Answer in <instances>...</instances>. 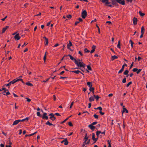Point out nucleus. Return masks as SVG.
<instances>
[{
    "label": "nucleus",
    "instance_id": "30",
    "mask_svg": "<svg viewBox=\"0 0 147 147\" xmlns=\"http://www.w3.org/2000/svg\"><path fill=\"white\" fill-rule=\"evenodd\" d=\"M50 119H51V120L53 121H54L55 119H56V118L55 117L53 116V117H50Z\"/></svg>",
    "mask_w": 147,
    "mask_h": 147
},
{
    "label": "nucleus",
    "instance_id": "48",
    "mask_svg": "<svg viewBox=\"0 0 147 147\" xmlns=\"http://www.w3.org/2000/svg\"><path fill=\"white\" fill-rule=\"evenodd\" d=\"M37 115L38 116H41V115L40 114V113L39 111H38L36 113Z\"/></svg>",
    "mask_w": 147,
    "mask_h": 147
},
{
    "label": "nucleus",
    "instance_id": "1",
    "mask_svg": "<svg viewBox=\"0 0 147 147\" xmlns=\"http://www.w3.org/2000/svg\"><path fill=\"white\" fill-rule=\"evenodd\" d=\"M75 64L77 66L82 67L83 68H84L86 66V65L80 59H78V60H75Z\"/></svg>",
    "mask_w": 147,
    "mask_h": 147
},
{
    "label": "nucleus",
    "instance_id": "22",
    "mask_svg": "<svg viewBox=\"0 0 147 147\" xmlns=\"http://www.w3.org/2000/svg\"><path fill=\"white\" fill-rule=\"evenodd\" d=\"M94 97H95V98H96V100H98V99L100 98L99 97L98 95H96L95 94H94L93 95Z\"/></svg>",
    "mask_w": 147,
    "mask_h": 147
},
{
    "label": "nucleus",
    "instance_id": "27",
    "mask_svg": "<svg viewBox=\"0 0 147 147\" xmlns=\"http://www.w3.org/2000/svg\"><path fill=\"white\" fill-rule=\"evenodd\" d=\"M26 84L28 86H32L33 85L31 83L28 82H27L26 83Z\"/></svg>",
    "mask_w": 147,
    "mask_h": 147
},
{
    "label": "nucleus",
    "instance_id": "6",
    "mask_svg": "<svg viewBox=\"0 0 147 147\" xmlns=\"http://www.w3.org/2000/svg\"><path fill=\"white\" fill-rule=\"evenodd\" d=\"M95 135L94 133H92V138L93 140L94 141V143H95L97 140L98 138H95Z\"/></svg>",
    "mask_w": 147,
    "mask_h": 147
},
{
    "label": "nucleus",
    "instance_id": "34",
    "mask_svg": "<svg viewBox=\"0 0 147 147\" xmlns=\"http://www.w3.org/2000/svg\"><path fill=\"white\" fill-rule=\"evenodd\" d=\"M111 142V141H109V140H108L107 142H108V144H109V146L108 147H111V143H110V142Z\"/></svg>",
    "mask_w": 147,
    "mask_h": 147
},
{
    "label": "nucleus",
    "instance_id": "5",
    "mask_svg": "<svg viewBox=\"0 0 147 147\" xmlns=\"http://www.w3.org/2000/svg\"><path fill=\"white\" fill-rule=\"evenodd\" d=\"M15 83V80H13L12 81H11L10 82H9V83H8V84H7L6 85V86H9L11 85V84H13Z\"/></svg>",
    "mask_w": 147,
    "mask_h": 147
},
{
    "label": "nucleus",
    "instance_id": "11",
    "mask_svg": "<svg viewBox=\"0 0 147 147\" xmlns=\"http://www.w3.org/2000/svg\"><path fill=\"white\" fill-rule=\"evenodd\" d=\"M19 122V121L18 119L16 120L13 122L12 124V125H16L17 124H18Z\"/></svg>",
    "mask_w": 147,
    "mask_h": 147
},
{
    "label": "nucleus",
    "instance_id": "25",
    "mask_svg": "<svg viewBox=\"0 0 147 147\" xmlns=\"http://www.w3.org/2000/svg\"><path fill=\"white\" fill-rule=\"evenodd\" d=\"M117 48L120 49L121 47H120V41L119 40L118 42V44L117 46Z\"/></svg>",
    "mask_w": 147,
    "mask_h": 147
},
{
    "label": "nucleus",
    "instance_id": "16",
    "mask_svg": "<svg viewBox=\"0 0 147 147\" xmlns=\"http://www.w3.org/2000/svg\"><path fill=\"white\" fill-rule=\"evenodd\" d=\"M145 31V29L144 28V27L143 26H142L141 29V32L142 34H144V32Z\"/></svg>",
    "mask_w": 147,
    "mask_h": 147
},
{
    "label": "nucleus",
    "instance_id": "53",
    "mask_svg": "<svg viewBox=\"0 0 147 147\" xmlns=\"http://www.w3.org/2000/svg\"><path fill=\"white\" fill-rule=\"evenodd\" d=\"M68 124L70 126H73V124L72 123H71V122H69Z\"/></svg>",
    "mask_w": 147,
    "mask_h": 147
},
{
    "label": "nucleus",
    "instance_id": "58",
    "mask_svg": "<svg viewBox=\"0 0 147 147\" xmlns=\"http://www.w3.org/2000/svg\"><path fill=\"white\" fill-rule=\"evenodd\" d=\"M19 121V122H23L25 121V120L24 119H23L21 120V119H18Z\"/></svg>",
    "mask_w": 147,
    "mask_h": 147
},
{
    "label": "nucleus",
    "instance_id": "2",
    "mask_svg": "<svg viewBox=\"0 0 147 147\" xmlns=\"http://www.w3.org/2000/svg\"><path fill=\"white\" fill-rule=\"evenodd\" d=\"M87 13L86 10H82V18L84 19L87 15Z\"/></svg>",
    "mask_w": 147,
    "mask_h": 147
},
{
    "label": "nucleus",
    "instance_id": "19",
    "mask_svg": "<svg viewBox=\"0 0 147 147\" xmlns=\"http://www.w3.org/2000/svg\"><path fill=\"white\" fill-rule=\"evenodd\" d=\"M72 72L74 73L77 74H78L79 73H80L81 71L79 70H76V71H72Z\"/></svg>",
    "mask_w": 147,
    "mask_h": 147
},
{
    "label": "nucleus",
    "instance_id": "46",
    "mask_svg": "<svg viewBox=\"0 0 147 147\" xmlns=\"http://www.w3.org/2000/svg\"><path fill=\"white\" fill-rule=\"evenodd\" d=\"M142 71V69H138V71H137L136 72V73L137 74H138L139 73Z\"/></svg>",
    "mask_w": 147,
    "mask_h": 147
},
{
    "label": "nucleus",
    "instance_id": "15",
    "mask_svg": "<svg viewBox=\"0 0 147 147\" xmlns=\"http://www.w3.org/2000/svg\"><path fill=\"white\" fill-rule=\"evenodd\" d=\"M94 98L92 96H91L89 98V101L90 102H92L94 100Z\"/></svg>",
    "mask_w": 147,
    "mask_h": 147
},
{
    "label": "nucleus",
    "instance_id": "29",
    "mask_svg": "<svg viewBox=\"0 0 147 147\" xmlns=\"http://www.w3.org/2000/svg\"><path fill=\"white\" fill-rule=\"evenodd\" d=\"M88 137L87 136V134H86V135L84 137V139H85L86 140L84 143H86V142L88 140Z\"/></svg>",
    "mask_w": 147,
    "mask_h": 147
},
{
    "label": "nucleus",
    "instance_id": "32",
    "mask_svg": "<svg viewBox=\"0 0 147 147\" xmlns=\"http://www.w3.org/2000/svg\"><path fill=\"white\" fill-rule=\"evenodd\" d=\"M125 66H127V65L126 63H124V65H122L121 68L123 70L124 69Z\"/></svg>",
    "mask_w": 147,
    "mask_h": 147
},
{
    "label": "nucleus",
    "instance_id": "24",
    "mask_svg": "<svg viewBox=\"0 0 147 147\" xmlns=\"http://www.w3.org/2000/svg\"><path fill=\"white\" fill-rule=\"evenodd\" d=\"M65 141L64 142V144L65 145H67L68 144V142L67 141V138H65Z\"/></svg>",
    "mask_w": 147,
    "mask_h": 147
},
{
    "label": "nucleus",
    "instance_id": "43",
    "mask_svg": "<svg viewBox=\"0 0 147 147\" xmlns=\"http://www.w3.org/2000/svg\"><path fill=\"white\" fill-rule=\"evenodd\" d=\"M138 70V69L136 68H134L132 69V71L134 72H137Z\"/></svg>",
    "mask_w": 147,
    "mask_h": 147
},
{
    "label": "nucleus",
    "instance_id": "59",
    "mask_svg": "<svg viewBox=\"0 0 147 147\" xmlns=\"http://www.w3.org/2000/svg\"><path fill=\"white\" fill-rule=\"evenodd\" d=\"M28 5V3H27L24 4V7H26Z\"/></svg>",
    "mask_w": 147,
    "mask_h": 147
},
{
    "label": "nucleus",
    "instance_id": "40",
    "mask_svg": "<svg viewBox=\"0 0 147 147\" xmlns=\"http://www.w3.org/2000/svg\"><path fill=\"white\" fill-rule=\"evenodd\" d=\"M7 92H6V94H4V93H3V94L4 95H5L6 96H7V95H8L10 94V93L9 92L8 90H7Z\"/></svg>",
    "mask_w": 147,
    "mask_h": 147
},
{
    "label": "nucleus",
    "instance_id": "39",
    "mask_svg": "<svg viewBox=\"0 0 147 147\" xmlns=\"http://www.w3.org/2000/svg\"><path fill=\"white\" fill-rule=\"evenodd\" d=\"M122 82L123 83H125L126 82V78H124V79L122 80Z\"/></svg>",
    "mask_w": 147,
    "mask_h": 147
},
{
    "label": "nucleus",
    "instance_id": "45",
    "mask_svg": "<svg viewBox=\"0 0 147 147\" xmlns=\"http://www.w3.org/2000/svg\"><path fill=\"white\" fill-rule=\"evenodd\" d=\"M123 70H124L122 69L121 68V69L118 71V74H119L122 73Z\"/></svg>",
    "mask_w": 147,
    "mask_h": 147
},
{
    "label": "nucleus",
    "instance_id": "26",
    "mask_svg": "<svg viewBox=\"0 0 147 147\" xmlns=\"http://www.w3.org/2000/svg\"><path fill=\"white\" fill-rule=\"evenodd\" d=\"M139 13L141 16H143L145 15L144 13H142L140 11H139Z\"/></svg>",
    "mask_w": 147,
    "mask_h": 147
},
{
    "label": "nucleus",
    "instance_id": "21",
    "mask_svg": "<svg viewBox=\"0 0 147 147\" xmlns=\"http://www.w3.org/2000/svg\"><path fill=\"white\" fill-rule=\"evenodd\" d=\"M100 133H101V132L100 131H98L96 132V135L97 136L98 138L99 135Z\"/></svg>",
    "mask_w": 147,
    "mask_h": 147
},
{
    "label": "nucleus",
    "instance_id": "38",
    "mask_svg": "<svg viewBox=\"0 0 147 147\" xmlns=\"http://www.w3.org/2000/svg\"><path fill=\"white\" fill-rule=\"evenodd\" d=\"M84 51L85 53H89L90 52V51L88 50L87 48H85L84 50Z\"/></svg>",
    "mask_w": 147,
    "mask_h": 147
},
{
    "label": "nucleus",
    "instance_id": "41",
    "mask_svg": "<svg viewBox=\"0 0 147 147\" xmlns=\"http://www.w3.org/2000/svg\"><path fill=\"white\" fill-rule=\"evenodd\" d=\"M46 59V54H45V55L44 56V57H43V60L44 62H45V61Z\"/></svg>",
    "mask_w": 147,
    "mask_h": 147
},
{
    "label": "nucleus",
    "instance_id": "52",
    "mask_svg": "<svg viewBox=\"0 0 147 147\" xmlns=\"http://www.w3.org/2000/svg\"><path fill=\"white\" fill-rule=\"evenodd\" d=\"M25 99H27V100L28 102H30L31 101V100L29 98H28L26 97L25 98Z\"/></svg>",
    "mask_w": 147,
    "mask_h": 147
},
{
    "label": "nucleus",
    "instance_id": "33",
    "mask_svg": "<svg viewBox=\"0 0 147 147\" xmlns=\"http://www.w3.org/2000/svg\"><path fill=\"white\" fill-rule=\"evenodd\" d=\"M132 83L131 82H129L126 85V86L127 87H128Z\"/></svg>",
    "mask_w": 147,
    "mask_h": 147
},
{
    "label": "nucleus",
    "instance_id": "51",
    "mask_svg": "<svg viewBox=\"0 0 147 147\" xmlns=\"http://www.w3.org/2000/svg\"><path fill=\"white\" fill-rule=\"evenodd\" d=\"M49 115L51 116L50 117H53L54 116V115L53 113H51L49 114Z\"/></svg>",
    "mask_w": 147,
    "mask_h": 147
},
{
    "label": "nucleus",
    "instance_id": "18",
    "mask_svg": "<svg viewBox=\"0 0 147 147\" xmlns=\"http://www.w3.org/2000/svg\"><path fill=\"white\" fill-rule=\"evenodd\" d=\"M89 90L92 92L93 94L94 93V88L93 87H90Z\"/></svg>",
    "mask_w": 147,
    "mask_h": 147
},
{
    "label": "nucleus",
    "instance_id": "4",
    "mask_svg": "<svg viewBox=\"0 0 147 147\" xmlns=\"http://www.w3.org/2000/svg\"><path fill=\"white\" fill-rule=\"evenodd\" d=\"M69 56L70 59L74 61V62L75 63V60H76L74 57H73L71 55H64V57Z\"/></svg>",
    "mask_w": 147,
    "mask_h": 147
},
{
    "label": "nucleus",
    "instance_id": "36",
    "mask_svg": "<svg viewBox=\"0 0 147 147\" xmlns=\"http://www.w3.org/2000/svg\"><path fill=\"white\" fill-rule=\"evenodd\" d=\"M129 42L131 43V47H133V44H134L133 42L131 40H129Z\"/></svg>",
    "mask_w": 147,
    "mask_h": 147
},
{
    "label": "nucleus",
    "instance_id": "50",
    "mask_svg": "<svg viewBox=\"0 0 147 147\" xmlns=\"http://www.w3.org/2000/svg\"><path fill=\"white\" fill-rule=\"evenodd\" d=\"M45 45H47L48 43V39L45 40Z\"/></svg>",
    "mask_w": 147,
    "mask_h": 147
},
{
    "label": "nucleus",
    "instance_id": "28",
    "mask_svg": "<svg viewBox=\"0 0 147 147\" xmlns=\"http://www.w3.org/2000/svg\"><path fill=\"white\" fill-rule=\"evenodd\" d=\"M46 124L47 125H49V126L53 125V124L50 123L49 121H47V122L46 123Z\"/></svg>",
    "mask_w": 147,
    "mask_h": 147
},
{
    "label": "nucleus",
    "instance_id": "47",
    "mask_svg": "<svg viewBox=\"0 0 147 147\" xmlns=\"http://www.w3.org/2000/svg\"><path fill=\"white\" fill-rule=\"evenodd\" d=\"M97 109H99L100 111H102V108L100 107H99L97 108Z\"/></svg>",
    "mask_w": 147,
    "mask_h": 147
},
{
    "label": "nucleus",
    "instance_id": "3",
    "mask_svg": "<svg viewBox=\"0 0 147 147\" xmlns=\"http://www.w3.org/2000/svg\"><path fill=\"white\" fill-rule=\"evenodd\" d=\"M117 2L119 4L124 5L125 4L124 0H116Z\"/></svg>",
    "mask_w": 147,
    "mask_h": 147
},
{
    "label": "nucleus",
    "instance_id": "42",
    "mask_svg": "<svg viewBox=\"0 0 147 147\" xmlns=\"http://www.w3.org/2000/svg\"><path fill=\"white\" fill-rule=\"evenodd\" d=\"M93 116L95 118V119H98V115L96 114H94L93 115Z\"/></svg>",
    "mask_w": 147,
    "mask_h": 147
},
{
    "label": "nucleus",
    "instance_id": "23",
    "mask_svg": "<svg viewBox=\"0 0 147 147\" xmlns=\"http://www.w3.org/2000/svg\"><path fill=\"white\" fill-rule=\"evenodd\" d=\"M129 72V71L128 70H126L124 72L123 74L125 75H128V74Z\"/></svg>",
    "mask_w": 147,
    "mask_h": 147
},
{
    "label": "nucleus",
    "instance_id": "8",
    "mask_svg": "<svg viewBox=\"0 0 147 147\" xmlns=\"http://www.w3.org/2000/svg\"><path fill=\"white\" fill-rule=\"evenodd\" d=\"M88 127L90 128L91 130L93 131L94 129H95V127L93 126V125L90 124L88 125Z\"/></svg>",
    "mask_w": 147,
    "mask_h": 147
},
{
    "label": "nucleus",
    "instance_id": "44",
    "mask_svg": "<svg viewBox=\"0 0 147 147\" xmlns=\"http://www.w3.org/2000/svg\"><path fill=\"white\" fill-rule=\"evenodd\" d=\"M66 17L70 19L71 18L72 16L71 15L69 14Z\"/></svg>",
    "mask_w": 147,
    "mask_h": 147
},
{
    "label": "nucleus",
    "instance_id": "31",
    "mask_svg": "<svg viewBox=\"0 0 147 147\" xmlns=\"http://www.w3.org/2000/svg\"><path fill=\"white\" fill-rule=\"evenodd\" d=\"M15 83H16V82H18L20 81H22V79H21V78H19V79H18L17 80H16V79H15Z\"/></svg>",
    "mask_w": 147,
    "mask_h": 147
},
{
    "label": "nucleus",
    "instance_id": "64",
    "mask_svg": "<svg viewBox=\"0 0 147 147\" xmlns=\"http://www.w3.org/2000/svg\"><path fill=\"white\" fill-rule=\"evenodd\" d=\"M4 145L3 144H0V147H4Z\"/></svg>",
    "mask_w": 147,
    "mask_h": 147
},
{
    "label": "nucleus",
    "instance_id": "61",
    "mask_svg": "<svg viewBox=\"0 0 147 147\" xmlns=\"http://www.w3.org/2000/svg\"><path fill=\"white\" fill-rule=\"evenodd\" d=\"M110 2H109L108 1H106L105 2V4L106 5L109 4H110Z\"/></svg>",
    "mask_w": 147,
    "mask_h": 147
},
{
    "label": "nucleus",
    "instance_id": "62",
    "mask_svg": "<svg viewBox=\"0 0 147 147\" xmlns=\"http://www.w3.org/2000/svg\"><path fill=\"white\" fill-rule=\"evenodd\" d=\"M91 103H89L88 104V108H90L91 107Z\"/></svg>",
    "mask_w": 147,
    "mask_h": 147
},
{
    "label": "nucleus",
    "instance_id": "37",
    "mask_svg": "<svg viewBox=\"0 0 147 147\" xmlns=\"http://www.w3.org/2000/svg\"><path fill=\"white\" fill-rule=\"evenodd\" d=\"M42 118L43 119H45L47 120L48 119V117L46 115L45 116H44V117H42Z\"/></svg>",
    "mask_w": 147,
    "mask_h": 147
},
{
    "label": "nucleus",
    "instance_id": "17",
    "mask_svg": "<svg viewBox=\"0 0 147 147\" xmlns=\"http://www.w3.org/2000/svg\"><path fill=\"white\" fill-rule=\"evenodd\" d=\"M118 58V57L116 55H114L113 56H112V60L113 61L115 59H117Z\"/></svg>",
    "mask_w": 147,
    "mask_h": 147
},
{
    "label": "nucleus",
    "instance_id": "63",
    "mask_svg": "<svg viewBox=\"0 0 147 147\" xmlns=\"http://www.w3.org/2000/svg\"><path fill=\"white\" fill-rule=\"evenodd\" d=\"M53 98H54V100H55L56 99V96H55V95H53Z\"/></svg>",
    "mask_w": 147,
    "mask_h": 147
},
{
    "label": "nucleus",
    "instance_id": "9",
    "mask_svg": "<svg viewBox=\"0 0 147 147\" xmlns=\"http://www.w3.org/2000/svg\"><path fill=\"white\" fill-rule=\"evenodd\" d=\"M123 110L122 111V113L123 114V113L125 112L126 113H128V111L127 109L125 108V106H123Z\"/></svg>",
    "mask_w": 147,
    "mask_h": 147
},
{
    "label": "nucleus",
    "instance_id": "57",
    "mask_svg": "<svg viewBox=\"0 0 147 147\" xmlns=\"http://www.w3.org/2000/svg\"><path fill=\"white\" fill-rule=\"evenodd\" d=\"M101 1V2L103 3H105V2L107 1V0H100Z\"/></svg>",
    "mask_w": 147,
    "mask_h": 147
},
{
    "label": "nucleus",
    "instance_id": "60",
    "mask_svg": "<svg viewBox=\"0 0 147 147\" xmlns=\"http://www.w3.org/2000/svg\"><path fill=\"white\" fill-rule=\"evenodd\" d=\"M49 78H48L46 80H44L43 81V82H47V81H48L49 80Z\"/></svg>",
    "mask_w": 147,
    "mask_h": 147
},
{
    "label": "nucleus",
    "instance_id": "49",
    "mask_svg": "<svg viewBox=\"0 0 147 147\" xmlns=\"http://www.w3.org/2000/svg\"><path fill=\"white\" fill-rule=\"evenodd\" d=\"M97 123V122L96 121H95L94 122H93L91 124L92 125H95V124H96Z\"/></svg>",
    "mask_w": 147,
    "mask_h": 147
},
{
    "label": "nucleus",
    "instance_id": "56",
    "mask_svg": "<svg viewBox=\"0 0 147 147\" xmlns=\"http://www.w3.org/2000/svg\"><path fill=\"white\" fill-rule=\"evenodd\" d=\"M92 48L93 50H95L96 48V46L95 45H93L92 47Z\"/></svg>",
    "mask_w": 147,
    "mask_h": 147
},
{
    "label": "nucleus",
    "instance_id": "14",
    "mask_svg": "<svg viewBox=\"0 0 147 147\" xmlns=\"http://www.w3.org/2000/svg\"><path fill=\"white\" fill-rule=\"evenodd\" d=\"M112 4L113 5H116L117 4V2L116 0H112Z\"/></svg>",
    "mask_w": 147,
    "mask_h": 147
},
{
    "label": "nucleus",
    "instance_id": "10",
    "mask_svg": "<svg viewBox=\"0 0 147 147\" xmlns=\"http://www.w3.org/2000/svg\"><path fill=\"white\" fill-rule=\"evenodd\" d=\"M72 45V44L70 41H69V43L67 45V47L68 49H70V47Z\"/></svg>",
    "mask_w": 147,
    "mask_h": 147
},
{
    "label": "nucleus",
    "instance_id": "12",
    "mask_svg": "<svg viewBox=\"0 0 147 147\" xmlns=\"http://www.w3.org/2000/svg\"><path fill=\"white\" fill-rule=\"evenodd\" d=\"M138 20L137 19L135 18H134L133 20V24L135 25L137 24Z\"/></svg>",
    "mask_w": 147,
    "mask_h": 147
},
{
    "label": "nucleus",
    "instance_id": "13",
    "mask_svg": "<svg viewBox=\"0 0 147 147\" xmlns=\"http://www.w3.org/2000/svg\"><path fill=\"white\" fill-rule=\"evenodd\" d=\"M9 27V26H6L5 27L3 28L2 30V33H3L5 32L6 30Z\"/></svg>",
    "mask_w": 147,
    "mask_h": 147
},
{
    "label": "nucleus",
    "instance_id": "55",
    "mask_svg": "<svg viewBox=\"0 0 147 147\" xmlns=\"http://www.w3.org/2000/svg\"><path fill=\"white\" fill-rule=\"evenodd\" d=\"M74 103V102H72L71 103V105H70V108L71 109V108H72V106H73V105Z\"/></svg>",
    "mask_w": 147,
    "mask_h": 147
},
{
    "label": "nucleus",
    "instance_id": "35",
    "mask_svg": "<svg viewBox=\"0 0 147 147\" xmlns=\"http://www.w3.org/2000/svg\"><path fill=\"white\" fill-rule=\"evenodd\" d=\"M87 68L90 71H91L92 70L91 68V67L90 66V65H87Z\"/></svg>",
    "mask_w": 147,
    "mask_h": 147
},
{
    "label": "nucleus",
    "instance_id": "20",
    "mask_svg": "<svg viewBox=\"0 0 147 147\" xmlns=\"http://www.w3.org/2000/svg\"><path fill=\"white\" fill-rule=\"evenodd\" d=\"M87 85L89 87H91L92 86V84H91V83L90 82H87Z\"/></svg>",
    "mask_w": 147,
    "mask_h": 147
},
{
    "label": "nucleus",
    "instance_id": "7",
    "mask_svg": "<svg viewBox=\"0 0 147 147\" xmlns=\"http://www.w3.org/2000/svg\"><path fill=\"white\" fill-rule=\"evenodd\" d=\"M14 38L16 40H19L20 38V37L19 36V34H17L15 35L14 36Z\"/></svg>",
    "mask_w": 147,
    "mask_h": 147
},
{
    "label": "nucleus",
    "instance_id": "54",
    "mask_svg": "<svg viewBox=\"0 0 147 147\" xmlns=\"http://www.w3.org/2000/svg\"><path fill=\"white\" fill-rule=\"evenodd\" d=\"M65 73V71H62L61 72H60L59 74V75H62L63 73Z\"/></svg>",
    "mask_w": 147,
    "mask_h": 147
}]
</instances>
